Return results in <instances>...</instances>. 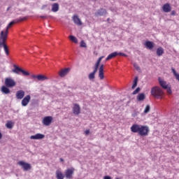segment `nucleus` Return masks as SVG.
<instances>
[{
  "label": "nucleus",
  "mask_w": 179,
  "mask_h": 179,
  "mask_svg": "<svg viewBox=\"0 0 179 179\" xmlns=\"http://www.w3.org/2000/svg\"><path fill=\"white\" fill-rule=\"evenodd\" d=\"M96 78V73L92 72L89 74L88 78L90 80H93Z\"/></svg>",
  "instance_id": "nucleus-30"
},
{
  "label": "nucleus",
  "mask_w": 179,
  "mask_h": 179,
  "mask_svg": "<svg viewBox=\"0 0 179 179\" xmlns=\"http://www.w3.org/2000/svg\"><path fill=\"white\" fill-rule=\"evenodd\" d=\"M73 113L74 115H79L80 114V106L78 103H74L73 108Z\"/></svg>",
  "instance_id": "nucleus-13"
},
{
  "label": "nucleus",
  "mask_w": 179,
  "mask_h": 179,
  "mask_svg": "<svg viewBox=\"0 0 179 179\" xmlns=\"http://www.w3.org/2000/svg\"><path fill=\"white\" fill-rule=\"evenodd\" d=\"M134 67L135 68V69H136V71H141V67H139V66H138L136 63L134 64Z\"/></svg>",
  "instance_id": "nucleus-37"
},
{
  "label": "nucleus",
  "mask_w": 179,
  "mask_h": 179,
  "mask_svg": "<svg viewBox=\"0 0 179 179\" xmlns=\"http://www.w3.org/2000/svg\"><path fill=\"white\" fill-rule=\"evenodd\" d=\"M97 71H99V67L94 66L92 72H94V73H97Z\"/></svg>",
  "instance_id": "nucleus-41"
},
{
  "label": "nucleus",
  "mask_w": 179,
  "mask_h": 179,
  "mask_svg": "<svg viewBox=\"0 0 179 179\" xmlns=\"http://www.w3.org/2000/svg\"><path fill=\"white\" fill-rule=\"evenodd\" d=\"M118 55H120L121 57H128V55L122 52H119Z\"/></svg>",
  "instance_id": "nucleus-42"
},
{
  "label": "nucleus",
  "mask_w": 179,
  "mask_h": 179,
  "mask_svg": "<svg viewBox=\"0 0 179 179\" xmlns=\"http://www.w3.org/2000/svg\"><path fill=\"white\" fill-rule=\"evenodd\" d=\"M94 66L96 67V68H99L100 66V63L96 62Z\"/></svg>",
  "instance_id": "nucleus-44"
},
{
  "label": "nucleus",
  "mask_w": 179,
  "mask_h": 179,
  "mask_svg": "<svg viewBox=\"0 0 179 179\" xmlns=\"http://www.w3.org/2000/svg\"><path fill=\"white\" fill-rule=\"evenodd\" d=\"M32 79H37V80H39L40 82H44V80H48V77L43 75V74H39V75H32L31 76Z\"/></svg>",
  "instance_id": "nucleus-10"
},
{
  "label": "nucleus",
  "mask_w": 179,
  "mask_h": 179,
  "mask_svg": "<svg viewBox=\"0 0 179 179\" xmlns=\"http://www.w3.org/2000/svg\"><path fill=\"white\" fill-rule=\"evenodd\" d=\"M6 128H8V129H12V128H13V124L12 123V122L8 121V122L6 124Z\"/></svg>",
  "instance_id": "nucleus-32"
},
{
  "label": "nucleus",
  "mask_w": 179,
  "mask_h": 179,
  "mask_svg": "<svg viewBox=\"0 0 179 179\" xmlns=\"http://www.w3.org/2000/svg\"><path fill=\"white\" fill-rule=\"evenodd\" d=\"M24 20H27V17H20L19 19H15L13 21H11L8 25L6 27V30H7V31H9V28L13 25V24H15V23H19L20 22H24Z\"/></svg>",
  "instance_id": "nucleus-6"
},
{
  "label": "nucleus",
  "mask_w": 179,
  "mask_h": 179,
  "mask_svg": "<svg viewBox=\"0 0 179 179\" xmlns=\"http://www.w3.org/2000/svg\"><path fill=\"white\" fill-rule=\"evenodd\" d=\"M17 165L20 166L24 171H29L31 170V164H30L24 161L18 162Z\"/></svg>",
  "instance_id": "nucleus-5"
},
{
  "label": "nucleus",
  "mask_w": 179,
  "mask_h": 179,
  "mask_svg": "<svg viewBox=\"0 0 179 179\" xmlns=\"http://www.w3.org/2000/svg\"><path fill=\"white\" fill-rule=\"evenodd\" d=\"M74 172H75V169L74 168L66 169L65 173H64L66 178L73 179Z\"/></svg>",
  "instance_id": "nucleus-9"
},
{
  "label": "nucleus",
  "mask_w": 179,
  "mask_h": 179,
  "mask_svg": "<svg viewBox=\"0 0 179 179\" xmlns=\"http://www.w3.org/2000/svg\"><path fill=\"white\" fill-rule=\"evenodd\" d=\"M138 115V113H136V112H135L133 115L132 117H136Z\"/></svg>",
  "instance_id": "nucleus-48"
},
{
  "label": "nucleus",
  "mask_w": 179,
  "mask_h": 179,
  "mask_svg": "<svg viewBox=\"0 0 179 179\" xmlns=\"http://www.w3.org/2000/svg\"><path fill=\"white\" fill-rule=\"evenodd\" d=\"M31 99V96H30V95H27L22 101V106H23V107H26V106L30 103Z\"/></svg>",
  "instance_id": "nucleus-14"
},
{
  "label": "nucleus",
  "mask_w": 179,
  "mask_h": 179,
  "mask_svg": "<svg viewBox=\"0 0 179 179\" xmlns=\"http://www.w3.org/2000/svg\"><path fill=\"white\" fill-rule=\"evenodd\" d=\"M0 48H3L6 55H9V48L6 42L0 43Z\"/></svg>",
  "instance_id": "nucleus-16"
},
{
  "label": "nucleus",
  "mask_w": 179,
  "mask_h": 179,
  "mask_svg": "<svg viewBox=\"0 0 179 179\" xmlns=\"http://www.w3.org/2000/svg\"><path fill=\"white\" fill-rule=\"evenodd\" d=\"M64 173L59 171H56V178L57 179H64Z\"/></svg>",
  "instance_id": "nucleus-27"
},
{
  "label": "nucleus",
  "mask_w": 179,
  "mask_h": 179,
  "mask_svg": "<svg viewBox=\"0 0 179 179\" xmlns=\"http://www.w3.org/2000/svg\"><path fill=\"white\" fill-rule=\"evenodd\" d=\"M104 15H107V10L104 8H101L95 13V16H104Z\"/></svg>",
  "instance_id": "nucleus-19"
},
{
  "label": "nucleus",
  "mask_w": 179,
  "mask_h": 179,
  "mask_svg": "<svg viewBox=\"0 0 179 179\" xmlns=\"http://www.w3.org/2000/svg\"><path fill=\"white\" fill-rule=\"evenodd\" d=\"M103 58H104V56L100 57L98 59V60L96 61V62H98L99 64H101V59H103Z\"/></svg>",
  "instance_id": "nucleus-39"
},
{
  "label": "nucleus",
  "mask_w": 179,
  "mask_h": 179,
  "mask_svg": "<svg viewBox=\"0 0 179 179\" xmlns=\"http://www.w3.org/2000/svg\"><path fill=\"white\" fill-rule=\"evenodd\" d=\"M42 122L45 127H50V125H51V124L52 123V117L45 116V117H43Z\"/></svg>",
  "instance_id": "nucleus-11"
},
{
  "label": "nucleus",
  "mask_w": 179,
  "mask_h": 179,
  "mask_svg": "<svg viewBox=\"0 0 179 179\" xmlns=\"http://www.w3.org/2000/svg\"><path fill=\"white\" fill-rule=\"evenodd\" d=\"M70 71H71L70 68H65V69L60 70L58 72V75L60 78H65V76H66V75H68Z\"/></svg>",
  "instance_id": "nucleus-12"
},
{
  "label": "nucleus",
  "mask_w": 179,
  "mask_h": 179,
  "mask_svg": "<svg viewBox=\"0 0 179 179\" xmlns=\"http://www.w3.org/2000/svg\"><path fill=\"white\" fill-rule=\"evenodd\" d=\"M0 27H1V22H0Z\"/></svg>",
  "instance_id": "nucleus-55"
},
{
  "label": "nucleus",
  "mask_w": 179,
  "mask_h": 179,
  "mask_svg": "<svg viewBox=\"0 0 179 179\" xmlns=\"http://www.w3.org/2000/svg\"><path fill=\"white\" fill-rule=\"evenodd\" d=\"M59 10V4L58 3H54L52 4V12H58Z\"/></svg>",
  "instance_id": "nucleus-24"
},
{
  "label": "nucleus",
  "mask_w": 179,
  "mask_h": 179,
  "mask_svg": "<svg viewBox=\"0 0 179 179\" xmlns=\"http://www.w3.org/2000/svg\"><path fill=\"white\" fill-rule=\"evenodd\" d=\"M158 80L161 87H162V89H164V90H166L167 94H169V96H171V94H173V91H171V87L167 85V82L162 80V78H158Z\"/></svg>",
  "instance_id": "nucleus-4"
},
{
  "label": "nucleus",
  "mask_w": 179,
  "mask_h": 179,
  "mask_svg": "<svg viewBox=\"0 0 179 179\" xmlns=\"http://www.w3.org/2000/svg\"><path fill=\"white\" fill-rule=\"evenodd\" d=\"M141 92V87H137L132 93V94H138Z\"/></svg>",
  "instance_id": "nucleus-35"
},
{
  "label": "nucleus",
  "mask_w": 179,
  "mask_h": 179,
  "mask_svg": "<svg viewBox=\"0 0 179 179\" xmlns=\"http://www.w3.org/2000/svg\"><path fill=\"white\" fill-rule=\"evenodd\" d=\"M31 106H36V104H38V100L32 99L31 102Z\"/></svg>",
  "instance_id": "nucleus-34"
},
{
  "label": "nucleus",
  "mask_w": 179,
  "mask_h": 179,
  "mask_svg": "<svg viewBox=\"0 0 179 179\" xmlns=\"http://www.w3.org/2000/svg\"><path fill=\"white\" fill-rule=\"evenodd\" d=\"M176 10H172L171 13V16H176Z\"/></svg>",
  "instance_id": "nucleus-43"
},
{
  "label": "nucleus",
  "mask_w": 179,
  "mask_h": 179,
  "mask_svg": "<svg viewBox=\"0 0 179 179\" xmlns=\"http://www.w3.org/2000/svg\"><path fill=\"white\" fill-rule=\"evenodd\" d=\"M171 71L174 75V76H176V75H178V73H177V71H176V69L174 68L171 69Z\"/></svg>",
  "instance_id": "nucleus-40"
},
{
  "label": "nucleus",
  "mask_w": 179,
  "mask_h": 179,
  "mask_svg": "<svg viewBox=\"0 0 179 179\" xmlns=\"http://www.w3.org/2000/svg\"><path fill=\"white\" fill-rule=\"evenodd\" d=\"M41 19H47V15H41L40 17Z\"/></svg>",
  "instance_id": "nucleus-47"
},
{
  "label": "nucleus",
  "mask_w": 179,
  "mask_h": 179,
  "mask_svg": "<svg viewBox=\"0 0 179 179\" xmlns=\"http://www.w3.org/2000/svg\"><path fill=\"white\" fill-rule=\"evenodd\" d=\"M138 77H135L131 89L134 90L135 89V87H136V86H138Z\"/></svg>",
  "instance_id": "nucleus-29"
},
{
  "label": "nucleus",
  "mask_w": 179,
  "mask_h": 179,
  "mask_svg": "<svg viewBox=\"0 0 179 179\" xmlns=\"http://www.w3.org/2000/svg\"><path fill=\"white\" fill-rule=\"evenodd\" d=\"M9 9H10V7H8V8H7V10H9Z\"/></svg>",
  "instance_id": "nucleus-53"
},
{
  "label": "nucleus",
  "mask_w": 179,
  "mask_h": 179,
  "mask_svg": "<svg viewBox=\"0 0 179 179\" xmlns=\"http://www.w3.org/2000/svg\"><path fill=\"white\" fill-rule=\"evenodd\" d=\"M23 97H24V91H23V90L17 91L16 93V98L18 100H22V99H23Z\"/></svg>",
  "instance_id": "nucleus-22"
},
{
  "label": "nucleus",
  "mask_w": 179,
  "mask_h": 179,
  "mask_svg": "<svg viewBox=\"0 0 179 179\" xmlns=\"http://www.w3.org/2000/svg\"><path fill=\"white\" fill-rule=\"evenodd\" d=\"M80 47H82L83 48H86V43H85V41H81Z\"/></svg>",
  "instance_id": "nucleus-36"
},
{
  "label": "nucleus",
  "mask_w": 179,
  "mask_h": 179,
  "mask_svg": "<svg viewBox=\"0 0 179 179\" xmlns=\"http://www.w3.org/2000/svg\"><path fill=\"white\" fill-rule=\"evenodd\" d=\"M44 138H45V136L42 134H36V135L30 136V139H35V140L44 139Z\"/></svg>",
  "instance_id": "nucleus-20"
},
{
  "label": "nucleus",
  "mask_w": 179,
  "mask_h": 179,
  "mask_svg": "<svg viewBox=\"0 0 179 179\" xmlns=\"http://www.w3.org/2000/svg\"><path fill=\"white\" fill-rule=\"evenodd\" d=\"M99 78L101 80L104 79V71L99 70Z\"/></svg>",
  "instance_id": "nucleus-31"
},
{
  "label": "nucleus",
  "mask_w": 179,
  "mask_h": 179,
  "mask_svg": "<svg viewBox=\"0 0 179 179\" xmlns=\"http://www.w3.org/2000/svg\"><path fill=\"white\" fill-rule=\"evenodd\" d=\"M51 1H56V0H51Z\"/></svg>",
  "instance_id": "nucleus-54"
},
{
  "label": "nucleus",
  "mask_w": 179,
  "mask_h": 179,
  "mask_svg": "<svg viewBox=\"0 0 179 179\" xmlns=\"http://www.w3.org/2000/svg\"><path fill=\"white\" fill-rule=\"evenodd\" d=\"M163 54H164V49H163V48L159 47L157 49V55L158 57H162V55H163Z\"/></svg>",
  "instance_id": "nucleus-26"
},
{
  "label": "nucleus",
  "mask_w": 179,
  "mask_h": 179,
  "mask_svg": "<svg viewBox=\"0 0 179 179\" xmlns=\"http://www.w3.org/2000/svg\"><path fill=\"white\" fill-rule=\"evenodd\" d=\"M99 71H104V64H101L99 66Z\"/></svg>",
  "instance_id": "nucleus-38"
},
{
  "label": "nucleus",
  "mask_w": 179,
  "mask_h": 179,
  "mask_svg": "<svg viewBox=\"0 0 179 179\" xmlns=\"http://www.w3.org/2000/svg\"><path fill=\"white\" fill-rule=\"evenodd\" d=\"M149 111H150V106L147 105L144 110V114H148V113H149Z\"/></svg>",
  "instance_id": "nucleus-33"
},
{
  "label": "nucleus",
  "mask_w": 179,
  "mask_h": 179,
  "mask_svg": "<svg viewBox=\"0 0 179 179\" xmlns=\"http://www.w3.org/2000/svg\"><path fill=\"white\" fill-rule=\"evenodd\" d=\"M8 34H9V31L8 30L1 31L0 43H6V40H8Z\"/></svg>",
  "instance_id": "nucleus-8"
},
{
  "label": "nucleus",
  "mask_w": 179,
  "mask_h": 179,
  "mask_svg": "<svg viewBox=\"0 0 179 179\" xmlns=\"http://www.w3.org/2000/svg\"><path fill=\"white\" fill-rule=\"evenodd\" d=\"M138 101H143L146 99L145 93H139L136 97Z\"/></svg>",
  "instance_id": "nucleus-23"
},
{
  "label": "nucleus",
  "mask_w": 179,
  "mask_h": 179,
  "mask_svg": "<svg viewBox=\"0 0 179 179\" xmlns=\"http://www.w3.org/2000/svg\"><path fill=\"white\" fill-rule=\"evenodd\" d=\"M0 139H2V133L0 132Z\"/></svg>",
  "instance_id": "nucleus-50"
},
{
  "label": "nucleus",
  "mask_w": 179,
  "mask_h": 179,
  "mask_svg": "<svg viewBox=\"0 0 179 179\" xmlns=\"http://www.w3.org/2000/svg\"><path fill=\"white\" fill-rule=\"evenodd\" d=\"M4 83L7 87H15L16 86V81L10 78H6Z\"/></svg>",
  "instance_id": "nucleus-7"
},
{
  "label": "nucleus",
  "mask_w": 179,
  "mask_h": 179,
  "mask_svg": "<svg viewBox=\"0 0 179 179\" xmlns=\"http://www.w3.org/2000/svg\"><path fill=\"white\" fill-rule=\"evenodd\" d=\"M118 55V52H114L110 54L106 59V61H110V59H113V58H115Z\"/></svg>",
  "instance_id": "nucleus-25"
},
{
  "label": "nucleus",
  "mask_w": 179,
  "mask_h": 179,
  "mask_svg": "<svg viewBox=\"0 0 179 179\" xmlns=\"http://www.w3.org/2000/svg\"><path fill=\"white\" fill-rule=\"evenodd\" d=\"M103 179H111L110 176H106L103 177Z\"/></svg>",
  "instance_id": "nucleus-46"
},
{
  "label": "nucleus",
  "mask_w": 179,
  "mask_h": 179,
  "mask_svg": "<svg viewBox=\"0 0 179 179\" xmlns=\"http://www.w3.org/2000/svg\"><path fill=\"white\" fill-rule=\"evenodd\" d=\"M162 10L165 12V13H169V12H171V6L170 3H166L162 6Z\"/></svg>",
  "instance_id": "nucleus-17"
},
{
  "label": "nucleus",
  "mask_w": 179,
  "mask_h": 179,
  "mask_svg": "<svg viewBox=\"0 0 179 179\" xmlns=\"http://www.w3.org/2000/svg\"><path fill=\"white\" fill-rule=\"evenodd\" d=\"M73 21L78 26H82V21H80V18L79 17V16H78V15H75L73 16Z\"/></svg>",
  "instance_id": "nucleus-18"
},
{
  "label": "nucleus",
  "mask_w": 179,
  "mask_h": 179,
  "mask_svg": "<svg viewBox=\"0 0 179 179\" xmlns=\"http://www.w3.org/2000/svg\"><path fill=\"white\" fill-rule=\"evenodd\" d=\"M131 132L138 134L140 136H148L149 135V127L134 124L131 127Z\"/></svg>",
  "instance_id": "nucleus-1"
},
{
  "label": "nucleus",
  "mask_w": 179,
  "mask_h": 179,
  "mask_svg": "<svg viewBox=\"0 0 179 179\" xmlns=\"http://www.w3.org/2000/svg\"><path fill=\"white\" fill-rule=\"evenodd\" d=\"M151 94L155 99H163V96H164V92H163V90L161 89L160 87L155 86L151 89Z\"/></svg>",
  "instance_id": "nucleus-2"
},
{
  "label": "nucleus",
  "mask_w": 179,
  "mask_h": 179,
  "mask_svg": "<svg viewBox=\"0 0 179 179\" xmlns=\"http://www.w3.org/2000/svg\"><path fill=\"white\" fill-rule=\"evenodd\" d=\"M45 8H47V5H43V6H42L41 9H44Z\"/></svg>",
  "instance_id": "nucleus-49"
},
{
  "label": "nucleus",
  "mask_w": 179,
  "mask_h": 179,
  "mask_svg": "<svg viewBox=\"0 0 179 179\" xmlns=\"http://www.w3.org/2000/svg\"><path fill=\"white\" fill-rule=\"evenodd\" d=\"M69 38L71 41L75 43V44H78V38H76L73 35L69 36Z\"/></svg>",
  "instance_id": "nucleus-28"
},
{
  "label": "nucleus",
  "mask_w": 179,
  "mask_h": 179,
  "mask_svg": "<svg viewBox=\"0 0 179 179\" xmlns=\"http://www.w3.org/2000/svg\"><path fill=\"white\" fill-rule=\"evenodd\" d=\"M13 69L12 70V72H13V73H16L17 75H20V73H22L23 75V76H29L30 75V73L23 69H22V67L16 65V64H13Z\"/></svg>",
  "instance_id": "nucleus-3"
},
{
  "label": "nucleus",
  "mask_w": 179,
  "mask_h": 179,
  "mask_svg": "<svg viewBox=\"0 0 179 179\" xmlns=\"http://www.w3.org/2000/svg\"><path fill=\"white\" fill-rule=\"evenodd\" d=\"M111 20H110V18H108L107 19V22H108V23H110V21Z\"/></svg>",
  "instance_id": "nucleus-51"
},
{
  "label": "nucleus",
  "mask_w": 179,
  "mask_h": 179,
  "mask_svg": "<svg viewBox=\"0 0 179 179\" xmlns=\"http://www.w3.org/2000/svg\"><path fill=\"white\" fill-rule=\"evenodd\" d=\"M1 90L2 93H3V94H9L10 93V90L9 89V87L6 85H3Z\"/></svg>",
  "instance_id": "nucleus-21"
},
{
  "label": "nucleus",
  "mask_w": 179,
  "mask_h": 179,
  "mask_svg": "<svg viewBox=\"0 0 179 179\" xmlns=\"http://www.w3.org/2000/svg\"><path fill=\"white\" fill-rule=\"evenodd\" d=\"M85 135H89V134H90V130H86L85 131Z\"/></svg>",
  "instance_id": "nucleus-45"
},
{
  "label": "nucleus",
  "mask_w": 179,
  "mask_h": 179,
  "mask_svg": "<svg viewBox=\"0 0 179 179\" xmlns=\"http://www.w3.org/2000/svg\"><path fill=\"white\" fill-rule=\"evenodd\" d=\"M60 162H64V159L60 158Z\"/></svg>",
  "instance_id": "nucleus-52"
},
{
  "label": "nucleus",
  "mask_w": 179,
  "mask_h": 179,
  "mask_svg": "<svg viewBox=\"0 0 179 179\" xmlns=\"http://www.w3.org/2000/svg\"><path fill=\"white\" fill-rule=\"evenodd\" d=\"M144 45L148 50H153L155 48V43L150 41H145Z\"/></svg>",
  "instance_id": "nucleus-15"
}]
</instances>
